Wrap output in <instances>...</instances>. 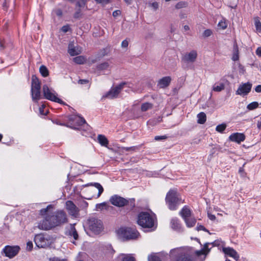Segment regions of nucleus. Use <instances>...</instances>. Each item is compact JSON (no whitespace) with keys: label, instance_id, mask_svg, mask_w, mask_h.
<instances>
[{"label":"nucleus","instance_id":"338daca9","mask_svg":"<svg viewBox=\"0 0 261 261\" xmlns=\"http://www.w3.org/2000/svg\"><path fill=\"white\" fill-rule=\"evenodd\" d=\"M126 3L128 5H130L132 3V0H124Z\"/></svg>","mask_w":261,"mask_h":261},{"label":"nucleus","instance_id":"b1692460","mask_svg":"<svg viewBox=\"0 0 261 261\" xmlns=\"http://www.w3.org/2000/svg\"><path fill=\"white\" fill-rule=\"evenodd\" d=\"M97 140L101 146L107 147L108 145L109 141L104 135H98L97 136Z\"/></svg>","mask_w":261,"mask_h":261},{"label":"nucleus","instance_id":"4be33fe9","mask_svg":"<svg viewBox=\"0 0 261 261\" xmlns=\"http://www.w3.org/2000/svg\"><path fill=\"white\" fill-rule=\"evenodd\" d=\"M110 64L108 62H105L98 64L96 69V72L100 73L101 72L109 70Z\"/></svg>","mask_w":261,"mask_h":261},{"label":"nucleus","instance_id":"bf43d9fd","mask_svg":"<svg viewBox=\"0 0 261 261\" xmlns=\"http://www.w3.org/2000/svg\"><path fill=\"white\" fill-rule=\"evenodd\" d=\"M89 82L87 80H80L78 81V83L80 84H86Z\"/></svg>","mask_w":261,"mask_h":261},{"label":"nucleus","instance_id":"a19ab883","mask_svg":"<svg viewBox=\"0 0 261 261\" xmlns=\"http://www.w3.org/2000/svg\"><path fill=\"white\" fill-rule=\"evenodd\" d=\"M148 261H161L159 257L155 254H152L148 257Z\"/></svg>","mask_w":261,"mask_h":261},{"label":"nucleus","instance_id":"37998d69","mask_svg":"<svg viewBox=\"0 0 261 261\" xmlns=\"http://www.w3.org/2000/svg\"><path fill=\"white\" fill-rule=\"evenodd\" d=\"M149 6L152 8L155 11L159 8V4L157 2H149Z\"/></svg>","mask_w":261,"mask_h":261},{"label":"nucleus","instance_id":"8fccbe9b","mask_svg":"<svg viewBox=\"0 0 261 261\" xmlns=\"http://www.w3.org/2000/svg\"><path fill=\"white\" fill-rule=\"evenodd\" d=\"M69 29H70V27L68 25H64L61 28L62 31L64 33L67 32L69 30Z\"/></svg>","mask_w":261,"mask_h":261},{"label":"nucleus","instance_id":"2eb2a0df","mask_svg":"<svg viewBox=\"0 0 261 261\" xmlns=\"http://www.w3.org/2000/svg\"><path fill=\"white\" fill-rule=\"evenodd\" d=\"M245 136L243 133H235L230 135L229 137V140L232 142L240 144L245 140Z\"/></svg>","mask_w":261,"mask_h":261},{"label":"nucleus","instance_id":"f3484780","mask_svg":"<svg viewBox=\"0 0 261 261\" xmlns=\"http://www.w3.org/2000/svg\"><path fill=\"white\" fill-rule=\"evenodd\" d=\"M66 207L70 215L74 216L77 215L78 208L71 201L69 200L66 202Z\"/></svg>","mask_w":261,"mask_h":261},{"label":"nucleus","instance_id":"052dcab7","mask_svg":"<svg viewBox=\"0 0 261 261\" xmlns=\"http://www.w3.org/2000/svg\"><path fill=\"white\" fill-rule=\"evenodd\" d=\"M255 91L256 92L260 93L261 92V85H257L255 88Z\"/></svg>","mask_w":261,"mask_h":261},{"label":"nucleus","instance_id":"c85d7f7f","mask_svg":"<svg viewBox=\"0 0 261 261\" xmlns=\"http://www.w3.org/2000/svg\"><path fill=\"white\" fill-rule=\"evenodd\" d=\"M197 122L199 124H204L206 120V116L204 112H201L197 115Z\"/></svg>","mask_w":261,"mask_h":261},{"label":"nucleus","instance_id":"4468645a","mask_svg":"<svg viewBox=\"0 0 261 261\" xmlns=\"http://www.w3.org/2000/svg\"><path fill=\"white\" fill-rule=\"evenodd\" d=\"M197 52L195 50H192L186 53L182 58V60L186 63H194L197 58Z\"/></svg>","mask_w":261,"mask_h":261},{"label":"nucleus","instance_id":"473e14b6","mask_svg":"<svg viewBox=\"0 0 261 261\" xmlns=\"http://www.w3.org/2000/svg\"><path fill=\"white\" fill-rule=\"evenodd\" d=\"M39 71L40 73L43 77H46L48 75V70L45 66L41 65L40 67Z\"/></svg>","mask_w":261,"mask_h":261},{"label":"nucleus","instance_id":"09e8293b","mask_svg":"<svg viewBox=\"0 0 261 261\" xmlns=\"http://www.w3.org/2000/svg\"><path fill=\"white\" fill-rule=\"evenodd\" d=\"M45 108V106L44 105H42L41 107L39 108V112L42 115H46L47 112L44 111V108Z\"/></svg>","mask_w":261,"mask_h":261},{"label":"nucleus","instance_id":"69168bd1","mask_svg":"<svg viewBox=\"0 0 261 261\" xmlns=\"http://www.w3.org/2000/svg\"><path fill=\"white\" fill-rule=\"evenodd\" d=\"M184 29L185 31H189L190 30V28L188 25H185L184 27Z\"/></svg>","mask_w":261,"mask_h":261},{"label":"nucleus","instance_id":"423d86ee","mask_svg":"<svg viewBox=\"0 0 261 261\" xmlns=\"http://www.w3.org/2000/svg\"><path fill=\"white\" fill-rule=\"evenodd\" d=\"M118 235L125 240L136 239L139 236V233L134 228L121 227L117 230Z\"/></svg>","mask_w":261,"mask_h":261},{"label":"nucleus","instance_id":"aec40b11","mask_svg":"<svg viewBox=\"0 0 261 261\" xmlns=\"http://www.w3.org/2000/svg\"><path fill=\"white\" fill-rule=\"evenodd\" d=\"M223 251L225 254L229 256L230 257L233 258L234 259H235L236 260H238L239 258V254H238L237 251L232 248H230V247L223 248Z\"/></svg>","mask_w":261,"mask_h":261},{"label":"nucleus","instance_id":"7c9ffc66","mask_svg":"<svg viewBox=\"0 0 261 261\" xmlns=\"http://www.w3.org/2000/svg\"><path fill=\"white\" fill-rule=\"evenodd\" d=\"M114 252V250L113 249L111 245H108L106 247L105 252V254L109 257H112Z\"/></svg>","mask_w":261,"mask_h":261},{"label":"nucleus","instance_id":"58836bf2","mask_svg":"<svg viewBox=\"0 0 261 261\" xmlns=\"http://www.w3.org/2000/svg\"><path fill=\"white\" fill-rule=\"evenodd\" d=\"M188 6L187 3L183 1L179 2L176 4L175 5V8L177 9H179L184 8L187 7Z\"/></svg>","mask_w":261,"mask_h":261},{"label":"nucleus","instance_id":"5701e85b","mask_svg":"<svg viewBox=\"0 0 261 261\" xmlns=\"http://www.w3.org/2000/svg\"><path fill=\"white\" fill-rule=\"evenodd\" d=\"M180 214L185 220L191 216V211L188 207L184 206L180 211Z\"/></svg>","mask_w":261,"mask_h":261},{"label":"nucleus","instance_id":"9b49d317","mask_svg":"<svg viewBox=\"0 0 261 261\" xmlns=\"http://www.w3.org/2000/svg\"><path fill=\"white\" fill-rule=\"evenodd\" d=\"M252 86L250 82L241 84L236 91V94L241 96L247 95L251 91Z\"/></svg>","mask_w":261,"mask_h":261},{"label":"nucleus","instance_id":"c9c22d12","mask_svg":"<svg viewBox=\"0 0 261 261\" xmlns=\"http://www.w3.org/2000/svg\"><path fill=\"white\" fill-rule=\"evenodd\" d=\"M92 185H93L96 189L98 190L97 197H99L103 191V189L102 187L100 184L97 182L94 183Z\"/></svg>","mask_w":261,"mask_h":261},{"label":"nucleus","instance_id":"3c124183","mask_svg":"<svg viewBox=\"0 0 261 261\" xmlns=\"http://www.w3.org/2000/svg\"><path fill=\"white\" fill-rule=\"evenodd\" d=\"M49 261H66V260L59 258L57 257H54L53 258H49Z\"/></svg>","mask_w":261,"mask_h":261},{"label":"nucleus","instance_id":"de8ad7c7","mask_svg":"<svg viewBox=\"0 0 261 261\" xmlns=\"http://www.w3.org/2000/svg\"><path fill=\"white\" fill-rule=\"evenodd\" d=\"M167 138V137L166 136H155L154 138L155 140L156 141H160L161 140H165Z\"/></svg>","mask_w":261,"mask_h":261},{"label":"nucleus","instance_id":"6ab92c4d","mask_svg":"<svg viewBox=\"0 0 261 261\" xmlns=\"http://www.w3.org/2000/svg\"><path fill=\"white\" fill-rule=\"evenodd\" d=\"M171 78L169 76H165L160 79L158 82L157 86L160 88H165L170 84Z\"/></svg>","mask_w":261,"mask_h":261},{"label":"nucleus","instance_id":"dca6fc26","mask_svg":"<svg viewBox=\"0 0 261 261\" xmlns=\"http://www.w3.org/2000/svg\"><path fill=\"white\" fill-rule=\"evenodd\" d=\"M68 52L71 56H74L80 54L82 53V47L79 46H75L73 42L68 44Z\"/></svg>","mask_w":261,"mask_h":261},{"label":"nucleus","instance_id":"864d4df0","mask_svg":"<svg viewBox=\"0 0 261 261\" xmlns=\"http://www.w3.org/2000/svg\"><path fill=\"white\" fill-rule=\"evenodd\" d=\"M197 230H204L205 231L208 232V231L202 225H199L197 227Z\"/></svg>","mask_w":261,"mask_h":261},{"label":"nucleus","instance_id":"6e6552de","mask_svg":"<svg viewBox=\"0 0 261 261\" xmlns=\"http://www.w3.org/2000/svg\"><path fill=\"white\" fill-rule=\"evenodd\" d=\"M88 229L94 234H99L102 230L101 221L95 218H91L87 222Z\"/></svg>","mask_w":261,"mask_h":261},{"label":"nucleus","instance_id":"bb28decb","mask_svg":"<svg viewBox=\"0 0 261 261\" xmlns=\"http://www.w3.org/2000/svg\"><path fill=\"white\" fill-rule=\"evenodd\" d=\"M171 225L172 228L176 230L179 231L180 229V224L179 223V221L177 219H173L171 221Z\"/></svg>","mask_w":261,"mask_h":261},{"label":"nucleus","instance_id":"0e129e2a","mask_svg":"<svg viewBox=\"0 0 261 261\" xmlns=\"http://www.w3.org/2000/svg\"><path fill=\"white\" fill-rule=\"evenodd\" d=\"M257 127L258 129H260L261 128V118L257 120Z\"/></svg>","mask_w":261,"mask_h":261},{"label":"nucleus","instance_id":"5fc2aeb1","mask_svg":"<svg viewBox=\"0 0 261 261\" xmlns=\"http://www.w3.org/2000/svg\"><path fill=\"white\" fill-rule=\"evenodd\" d=\"M256 54L259 57H261V46L258 47L256 50Z\"/></svg>","mask_w":261,"mask_h":261},{"label":"nucleus","instance_id":"2f4dec72","mask_svg":"<svg viewBox=\"0 0 261 261\" xmlns=\"http://www.w3.org/2000/svg\"><path fill=\"white\" fill-rule=\"evenodd\" d=\"M73 60L75 63L78 64H84L86 61L85 58L82 56L76 57L74 58Z\"/></svg>","mask_w":261,"mask_h":261},{"label":"nucleus","instance_id":"a211bd4d","mask_svg":"<svg viewBox=\"0 0 261 261\" xmlns=\"http://www.w3.org/2000/svg\"><path fill=\"white\" fill-rule=\"evenodd\" d=\"M66 234L70 238L73 239V240L78 239L79 235L77 232L75 228L74 224H70L69 228L66 232Z\"/></svg>","mask_w":261,"mask_h":261},{"label":"nucleus","instance_id":"ea45409f","mask_svg":"<svg viewBox=\"0 0 261 261\" xmlns=\"http://www.w3.org/2000/svg\"><path fill=\"white\" fill-rule=\"evenodd\" d=\"M254 23L256 29L257 31L261 32V22L258 18H255L254 19Z\"/></svg>","mask_w":261,"mask_h":261},{"label":"nucleus","instance_id":"9d476101","mask_svg":"<svg viewBox=\"0 0 261 261\" xmlns=\"http://www.w3.org/2000/svg\"><path fill=\"white\" fill-rule=\"evenodd\" d=\"M126 84V83L125 82H122L116 87L112 88L107 93H106L105 95L102 96V97L108 98L109 99L117 98L122 89L123 88L124 85Z\"/></svg>","mask_w":261,"mask_h":261},{"label":"nucleus","instance_id":"f03ea898","mask_svg":"<svg viewBox=\"0 0 261 261\" xmlns=\"http://www.w3.org/2000/svg\"><path fill=\"white\" fill-rule=\"evenodd\" d=\"M166 201L170 210H175L180 204L184 202V200L176 190H171L167 194Z\"/></svg>","mask_w":261,"mask_h":261},{"label":"nucleus","instance_id":"39448f33","mask_svg":"<svg viewBox=\"0 0 261 261\" xmlns=\"http://www.w3.org/2000/svg\"><path fill=\"white\" fill-rule=\"evenodd\" d=\"M34 241L38 248H45L51 245L53 240L47 234L39 233L35 236Z\"/></svg>","mask_w":261,"mask_h":261},{"label":"nucleus","instance_id":"72a5a7b5","mask_svg":"<svg viewBox=\"0 0 261 261\" xmlns=\"http://www.w3.org/2000/svg\"><path fill=\"white\" fill-rule=\"evenodd\" d=\"M121 261H135V258L130 254H122Z\"/></svg>","mask_w":261,"mask_h":261},{"label":"nucleus","instance_id":"f8f14e48","mask_svg":"<svg viewBox=\"0 0 261 261\" xmlns=\"http://www.w3.org/2000/svg\"><path fill=\"white\" fill-rule=\"evenodd\" d=\"M110 201L112 204L118 207L123 206L128 203L126 199L117 195L112 196L110 199Z\"/></svg>","mask_w":261,"mask_h":261},{"label":"nucleus","instance_id":"a878e982","mask_svg":"<svg viewBox=\"0 0 261 261\" xmlns=\"http://www.w3.org/2000/svg\"><path fill=\"white\" fill-rule=\"evenodd\" d=\"M187 227H192L194 226L196 222V220L194 217H189L188 218H187L184 220Z\"/></svg>","mask_w":261,"mask_h":261},{"label":"nucleus","instance_id":"ddd939ff","mask_svg":"<svg viewBox=\"0 0 261 261\" xmlns=\"http://www.w3.org/2000/svg\"><path fill=\"white\" fill-rule=\"evenodd\" d=\"M20 248L18 246H7L3 250L5 255L9 258H12L17 254Z\"/></svg>","mask_w":261,"mask_h":261},{"label":"nucleus","instance_id":"680f3d73","mask_svg":"<svg viewBox=\"0 0 261 261\" xmlns=\"http://www.w3.org/2000/svg\"><path fill=\"white\" fill-rule=\"evenodd\" d=\"M208 217L211 220H214L216 219V217L215 215L211 214L210 213L207 214Z\"/></svg>","mask_w":261,"mask_h":261},{"label":"nucleus","instance_id":"7ed1b4c3","mask_svg":"<svg viewBox=\"0 0 261 261\" xmlns=\"http://www.w3.org/2000/svg\"><path fill=\"white\" fill-rule=\"evenodd\" d=\"M138 224L143 228H152L155 226V217L147 212H141L138 216Z\"/></svg>","mask_w":261,"mask_h":261},{"label":"nucleus","instance_id":"4d7b16f0","mask_svg":"<svg viewBox=\"0 0 261 261\" xmlns=\"http://www.w3.org/2000/svg\"><path fill=\"white\" fill-rule=\"evenodd\" d=\"M54 12L57 16H61L62 15V12L61 10H60V9L56 10H55Z\"/></svg>","mask_w":261,"mask_h":261},{"label":"nucleus","instance_id":"c756f323","mask_svg":"<svg viewBox=\"0 0 261 261\" xmlns=\"http://www.w3.org/2000/svg\"><path fill=\"white\" fill-rule=\"evenodd\" d=\"M153 105L150 102H144L141 105V110L142 112H146L152 108Z\"/></svg>","mask_w":261,"mask_h":261},{"label":"nucleus","instance_id":"49530a36","mask_svg":"<svg viewBox=\"0 0 261 261\" xmlns=\"http://www.w3.org/2000/svg\"><path fill=\"white\" fill-rule=\"evenodd\" d=\"M33 243L31 241H29L27 243V250L28 251H31L33 248Z\"/></svg>","mask_w":261,"mask_h":261},{"label":"nucleus","instance_id":"f704fd0d","mask_svg":"<svg viewBox=\"0 0 261 261\" xmlns=\"http://www.w3.org/2000/svg\"><path fill=\"white\" fill-rule=\"evenodd\" d=\"M108 208V205L106 202H102L101 203H98L96 205V211H102L104 209Z\"/></svg>","mask_w":261,"mask_h":261},{"label":"nucleus","instance_id":"c03bdc74","mask_svg":"<svg viewBox=\"0 0 261 261\" xmlns=\"http://www.w3.org/2000/svg\"><path fill=\"white\" fill-rule=\"evenodd\" d=\"M87 0H77L76 6L80 8L84 7L86 4Z\"/></svg>","mask_w":261,"mask_h":261},{"label":"nucleus","instance_id":"e2e57ef3","mask_svg":"<svg viewBox=\"0 0 261 261\" xmlns=\"http://www.w3.org/2000/svg\"><path fill=\"white\" fill-rule=\"evenodd\" d=\"M135 149V147H123V149L125 151H130V150H134Z\"/></svg>","mask_w":261,"mask_h":261},{"label":"nucleus","instance_id":"0eeeda50","mask_svg":"<svg viewBox=\"0 0 261 261\" xmlns=\"http://www.w3.org/2000/svg\"><path fill=\"white\" fill-rule=\"evenodd\" d=\"M40 89V82L36 76H33L32 80L31 95L34 101L38 102L41 99Z\"/></svg>","mask_w":261,"mask_h":261},{"label":"nucleus","instance_id":"20e7f679","mask_svg":"<svg viewBox=\"0 0 261 261\" xmlns=\"http://www.w3.org/2000/svg\"><path fill=\"white\" fill-rule=\"evenodd\" d=\"M172 256L175 257V261H195L187 248H180L172 249L170 251Z\"/></svg>","mask_w":261,"mask_h":261},{"label":"nucleus","instance_id":"774afa93","mask_svg":"<svg viewBox=\"0 0 261 261\" xmlns=\"http://www.w3.org/2000/svg\"><path fill=\"white\" fill-rule=\"evenodd\" d=\"M80 13V10H79V12H76L75 14V17H79V14Z\"/></svg>","mask_w":261,"mask_h":261},{"label":"nucleus","instance_id":"cd10ccee","mask_svg":"<svg viewBox=\"0 0 261 261\" xmlns=\"http://www.w3.org/2000/svg\"><path fill=\"white\" fill-rule=\"evenodd\" d=\"M224 88L223 83H216L213 85L212 90L215 92H220L224 90Z\"/></svg>","mask_w":261,"mask_h":261},{"label":"nucleus","instance_id":"393cba45","mask_svg":"<svg viewBox=\"0 0 261 261\" xmlns=\"http://www.w3.org/2000/svg\"><path fill=\"white\" fill-rule=\"evenodd\" d=\"M231 59L233 61H236L239 60V47L236 44L233 46V54Z\"/></svg>","mask_w":261,"mask_h":261},{"label":"nucleus","instance_id":"1a4fd4ad","mask_svg":"<svg viewBox=\"0 0 261 261\" xmlns=\"http://www.w3.org/2000/svg\"><path fill=\"white\" fill-rule=\"evenodd\" d=\"M43 93L44 97L49 100L59 103H63V101L57 97V94L53 89H49L47 85L43 86Z\"/></svg>","mask_w":261,"mask_h":261},{"label":"nucleus","instance_id":"e433bc0d","mask_svg":"<svg viewBox=\"0 0 261 261\" xmlns=\"http://www.w3.org/2000/svg\"><path fill=\"white\" fill-rule=\"evenodd\" d=\"M258 107V103L256 101L252 102L248 104L247 106V109L249 110H253L256 109Z\"/></svg>","mask_w":261,"mask_h":261},{"label":"nucleus","instance_id":"4c0bfd02","mask_svg":"<svg viewBox=\"0 0 261 261\" xmlns=\"http://www.w3.org/2000/svg\"><path fill=\"white\" fill-rule=\"evenodd\" d=\"M226 124L225 123L219 124L216 126V130L219 133H222L226 129Z\"/></svg>","mask_w":261,"mask_h":261},{"label":"nucleus","instance_id":"412c9836","mask_svg":"<svg viewBox=\"0 0 261 261\" xmlns=\"http://www.w3.org/2000/svg\"><path fill=\"white\" fill-rule=\"evenodd\" d=\"M69 119L71 121H75L77 125H82L86 124L85 120L83 117L79 116H71Z\"/></svg>","mask_w":261,"mask_h":261},{"label":"nucleus","instance_id":"603ef678","mask_svg":"<svg viewBox=\"0 0 261 261\" xmlns=\"http://www.w3.org/2000/svg\"><path fill=\"white\" fill-rule=\"evenodd\" d=\"M128 42L126 40H123L121 43V47L123 48H126L128 46Z\"/></svg>","mask_w":261,"mask_h":261},{"label":"nucleus","instance_id":"13d9d810","mask_svg":"<svg viewBox=\"0 0 261 261\" xmlns=\"http://www.w3.org/2000/svg\"><path fill=\"white\" fill-rule=\"evenodd\" d=\"M97 3L106 4L109 3V0H95Z\"/></svg>","mask_w":261,"mask_h":261},{"label":"nucleus","instance_id":"6e6d98bb","mask_svg":"<svg viewBox=\"0 0 261 261\" xmlns=\"http://www.w3.org/2000/svg\"><path fill=\"white\" fill-rule=\"evenodd\" d=\"M121 14V11L120 10H115L113 12V16L114 17H116Z\"/></svg>","mask_w":261,"mask_h":261},{"label":"nucleus","instance_id":"a18cd8bd","mask_svg":"<svg viewBox=\"0 0 261 261\" xmlns=\"http://www.w3.org/2000/svg\"><path fill=\"white\" fill-rule=\"evenodd\" d=\"M212 34V31L210 29H207L203 33V36L204 37H208Z\"/></svg>","mask_w":261,"mask_h":261},{"label":"nucleus","instance_id":"f257e3e1","mask_svg":"<svg viewBox=\"0 0 261 261\" xmlns=\"http://www.w3.org/2000/svg\"><path fill=\"white\" fill-rule=\"evenodd\" d=\"M53 208L51 205H48L46 208L40 210V214L44 216V217L38 223V227L40 229L49 230L67 222L66 215L64 212L60 211L53 214L50 212V210Z\"/></svg>","mask_w":261,"mask_h":261},{"label":"nucleus","instance_id":"79ce46f5","mask_svg":"<svg viewBox=\"0 0 261 261\" xmlns=\"http://www.w3.org/2000/svg\"><path fill=\"white\" fill-rule=\"evenodd\" d=\"M218 27L222 30L225 29L227 27V23L225 19L221 20L218 23Z\"/></svg>","mask_w":261,"mask_h":261}]
</instances>
